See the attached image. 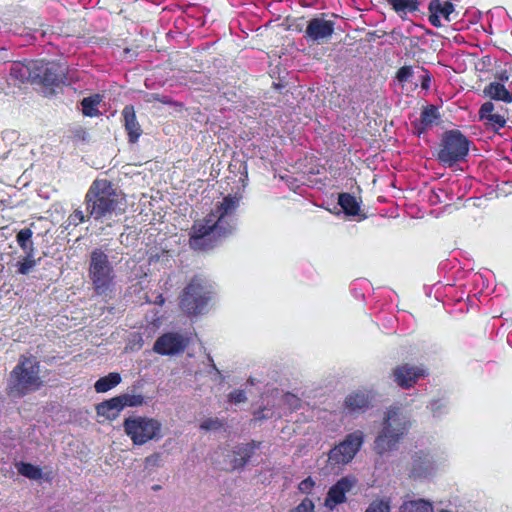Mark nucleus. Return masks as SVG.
I'll list each match as a JSON object with an SVG mask.
<instances>
[{"label": "nucleus", "mask_w": 512, "mask_h": 512, "mask_svg": "<svg viewBox=\"0 0 512 512\" xmlns=\"http://www.w3.org/2000/svg\"><path fill=\"white\" fill-rule=\"evenodd\" d=\"M189 343L188 338L178 333H165L154 343L153 350L161 355L182 353Z\"/></svg>", "instance_id": "10"}, {"label": "nucleus", "mask_w": 512, "mask_h": 512, "mask_svg": "<svg viewBox=\"0 0 512 512\" xmlns=\"http://www.w3.org/2000/svg\"><path fill=\"white\" fill-rule=\"evenodd\" d=\"M469 151V141L458 130L445 132L438 153L440 162L452 166L465 158Z\"/></svg>", "instance_id": "6"}, {"label": "nucleus", "mask_w": 512, "mask_h": 512, "mask_svg": "<svg viewBox=\"0 0 512 512\" xmlns=\"http://www.w3.org/2000/svg\"><path fill=\"white\" fill-rule=\"evenodd\" d=\"M429 10L435 11L449 21L450 14L454 11V6L450 2L442 3L440 0H432L429 4Z\"/></svg>", "instance_id": "29"}, {"label": "nucleus", "mask_w": 512, "mask_h": 512, "mask_svg": "<svg viewBox=\"0 0 512 512\" xmlns=\"http://www.w3.org/2000/svg\"><path fill=\"white\" fill-rule=\"evenodd\" d=\"M9 76L10 80L15 82L14 84H21L26 81L36 82L39 74H37L35 61H30L28 63L16 61L10 65Z\"/></svg>", "instance_id": "13"}, {"label": "nucleus", "mask_w": 512, "mask_h": 512, "mask_svg": "<svg viewBox=\"0 0 512 512\" xmlns=\"http://www.w3.org/2000/svg\"><path fill=\"white\" fill-rule=\"evenodd\" d=\"M208 359H209V361L211 362V366H212V368H213L214 370H216V372H217L218 374H220V372L218 371V369H217L216 365H215V364H214V362H213V359H212L210 356L208 357Z\"/></svg>", "instance_id": "48"}, {"label": "nucleus", "mask_w": 512, "mask_h": 512, "mask_svg": "<svg viewBox=\"0 0 512 512\" xmlns=\"http://www.w3.org/2000/svg\"><path fill=\"white\" fill-rule=\"evenodd\" d=\"M16 468L19 474L31 480H40L43 476L41 468L30 463L19 462Z\"/></svg>", "instance_id": "27"}, {"label": "nucleus", "mask_w": 512, "mask_h": 512, "mask_svg": "<svg viewBox=\"0 0 512 512\" xmlns=\"http://www.w3.org/2000/svg\"><path fill=\"white\" fill-rule=\"evenodd\" d=\"M339 205L348 215H358L360 211L359 203L356 198L348 193H343L339 195L338 199Z\"/></svg>", "instance_id": "26"}, {"label": "nucleus", "mask_w": 512, "mask_h": 512, "mask_svg": "<svg viewBox=\"0 0 512 512\" xmlns=\"http://www.w3.org/2000/svg\"><path fill=\"white\" fill-rule=\"evenodd\" d=\"M72 217L78 219L80 222H83L85 218L83 212L80 210H76Z\"/></svg>", "instance_id": "46"}, {"label": "nucleus", "mask_w": 512, "mask_h": 512, "mask_svg": "<svg viewBox=\"0 0 512 512\" xmlns=\"http://www.w3.org/2000/svg\"><path fill=\"white\" fill-rule=\"evenodd\" d=\"M89 278L96 295L110 297L114 288V270L108 255L101 249H94L90 254Z\"/></svg>", "instance_id": "4"}, {"label": "nucleus", "mask_w": 512, "mask_h": 512, "mask_svg": "<svg viewBox=\"0 0 512 512\" xmlns=\"http://www.w3.org/2000/svg\"><path fill=\"white\" fill-rule=\"evenodd\" d=\"M121 382L119 373H109L107 376L96 381L94 388L98 393H104L117 386Z\"/></svg>", "instance_id": "22"}, {"label": "nucleus", "mask_w": 512, "mask_h": 512, "mask_svg": "<svg viewBox=\"0 0 512 512\" xmlns=\"http://www.w3.org/2000/svg\"><path fill=\"white\" fill-rule=\"evenodd\" d=\"M206 293L202 279L194 278L184 290L180 301L181 309L189 315L201 313L208 300Z\"/></svg>", "instance_id": "8"}, {"label": "nucleus", "mask_w": 512, "mask_h": 512, "mask_svg": "<svg viewBox=\"0 0 512 512\" xmlns=\"http://www.w3.org/2000/svg\"><path fill=\"white\" fill-rule=\"evenodd\" d=\"M498 110H496V106L494 103L488 101V102H485L481 107H480V110H479V116H480V119L483 120L487 117H489L490 115H493L497 112Z\"/></svg>", "instance_id": "37"}, {"label": "nucleus", "mask_w": 512, "mask_h": 512, "mask_svg": "<svg viewBox=\"0 0 512 512\" xmlns=\"http://www.w3.org/2000/svg\"><path fill=\"white\" fill-rule=\"evenodd\" d=\"M120 403L121 402L119 401L118 396L106 400L97 405V414L99 416L105 417L108 420H114L118 417L120 411L123 409Z\"/></svg>", "instance_id": "20"}, {"label": "nucleus", "mask_w": 512, "mask_h": 512, "mask_svg": "<svg viewBox=\"0 0 512 512\" xmlns=\"http://www.w3.org/2000/svg\"><path fill=\"white\" fill-rule=\"evenodd\" d=\"M266 409H263V410H260L256 413V419L258 420H262V419H266V418H270L272 417V414H268V413H265Z\"/></svg>", "instance_id": "45"}, {"label": "nucleus", "mask_w": 512, "mask_h": 512, "mask_svg": "<svg viewBox=\"0 0 512 512\" xmlns=\"http://www.w3.org/2000/svg\"><path fill=\"white\" fill-rule=\"evenodd\" d=\"M400 512H433L432 504L424 499L405 501Z\"/></svg>", "instance_id": "24"}, {"label": "nucleus", "mask_w": 512, "mask_h": 512, "mask_svg": "<svg viewBox=\"0 0 512 512\" xmlns=\"http://www.w3.org/2000/svg\"><path fill=\"white\" fill-rule=\"evenodd\" d=\"M162 465V458L160 453H153L147 456L144 460V468L149 472Z\"/></svg>", "instance_id": "35"}, {"label": "nucleus", "mask_w": 512, "mask_h": 512, "mask_svg": "<svg viewBox=\"0 0 512 512\" xmlns=\"http://www.w3.org/2000/svg\"><path fill=\"white\" fill-rule=\"evenodd\" d=\"M390 510V499L381 498L372 501L365 512H390Z\"/></svg>", "instance_id": "33"}, {"label": "nucleus", "mask_w": 512, "mask_h": 512, "mask_svg": "<svg viewBox=\"0 0 512 512\" xmlns=\"http://www.w3.org/2000/svg\"><path fill=\"white\" fill-rule=\"evenodd\" d=\"M398 433L381 427L374 440L373 449L378 455H384L397 449L399 442L403 439Z\"/></svg>", "instance_id": "14"}, {"label": "nucleus", "mask_w": 512, "mask_h": 512, "mask_svg": "<svg viewBox=\"0 0 512 512\" xmlns=\"http://www.w3.org/2000/svg\"><path fill=\"white\" fill-rule=\"evenodd\" d=\"M160 487L158 485L154 486L153 489L154 490H158Z\"/></svg>", "instance_id": "50"}, {"label": "nucleus", "mask_w": 512, "mask_h": 512, "mask_svg": "<svg viewBox=\"0 0 512 512\" xmlns=\"http://www.w3.org/2000/svg\"><path fill=\"white\" fill-rule=\"evenodd\" d=\"M229 400L233 403H242L246 401V396L244 391L235 390L229 394Z\"/></svg>", "instance_id": "40"}, {"label": "nucleus", "mask_w": 512, "mask_h": 512, "mask_svg": "<svg viewBox=\"0 0 512 512\" xmlns=\"http://www.w3.org/2000/svg\"><path fill=\"white\" fill-rule=\"evenodd\" d=\"M35 266L34 256L26 254L24 261L18 263V272L20 274H27Z\"/></svg>", "instance_id": "36"}, {"label": "nucleus", "mask_w": 512, "mask_h": 512, "mask_svg": "<svg viewBox=\"0 0 512 512\" xmlns=\"http://www.w3.org/2000/svg\"><path fill=\"white\" fill-rule=\"evenodd\" d=\"M123 117L125 122V129L129 136V141L134 143L138 140L141 134V128L136 120L135 111L133 106H126L123 109Z\"/></svg>", "instance_id": "19"}, {"label": "nucleus", "mask_w": 512, "mask_h": 512, "mask_svg": "<svg viewBox=\"0 0 512 512\" xmlns=\"http://www.w3.org/2000/svg\"><path fill=\"white\" fill-rule=\"evenodd\" d=\"M363 441L364 434L360 430L348 434L339 445L330 450L329 462L333 465L350 462L359 451Z\"/></svg>", "instance_id": "7"}, {"label": "nucleus", "mask_w": 512, "mask_h": 512, "mask_svg": "<svg viewBox=\"0 0 512 512\" xmlns=\"http://www.w3.org/2000/svg\"><path fill=\"white\" fill-rule=\"evenodd\" d=\"M40 365L34 357H21L10 373L7 394L11 398H21L40 389L43 381L39 375Z\"/></svg>", "instance_id": "3"}, {"label": "nucleus", "mask_w": 512, "mask_h": 512, "mask_svg": "<svg viewBox=\"0 0 512 512\" xmlns=\"http://www.w3.org/2000/svg\"><path fill=\"white\" fill-rule=\"evenodd\" d=\"M86 210L95 220H112L124 213V197L108 180H95L86 194Z\"/></svg>", "instance_id": "2"}, {"label": "nucleus", "mask_w": 512, "mask_h": 512, "mask_svg": "<svg viewBox=\"0 0 512 512\" xmlns=\"http://www.w3.org/2000/svg\"><path fill=\"white\" fill-rule=\"evenodd\" d=\"M501 111H503L502 108H501ZM506 113H507V111H505V112L497 111L495 114L490 115L489 117L485 118L484 120L487 121L488 125L497 126V128H502L505 126L506 121L508 119V116L506 115Z\"/></svg>", "instance_id": "34"}, {"label": "nucleus", "mask_w": 512, "mask_h": 512, "mask_svg": "<svg viewBox=\"0 0 512 512\" xmlns=\"http://www.w3.org/2000/svg\"><path fill=\"white\" fill-rule=\"evenodd\" d=\"M314 486V481L309 477L299 484V490L303 493H309Z\"/></svg>", "instance_id": "41"}, {"label": "nucleus", "mask_w": 512, "mask_h": 512, "mask_svg": "<svg viewBox=\"0 0 512 512\" xmlns=\"http://www.w3.org/2000/svg\"><path fill=\"white\" fill-rule=\"evenodd\" d=\"M412 76V69L409 66H404L400 68L397 72V79L400 82H406L410 79Z\"/></svg>", "instance_id": "39"}, {"label": "nucleus", "mask_w": 512, "mask_h": 512, "mask_svg": "<svg viewBox=\"0 0 512 512\" xmlns=\"http://www.w3.org/2000/svg\"><path fill=\"white\" fill-rule=\"evenodd\" d=\"M484 93L494 100H501L504 102H511L512 96L503 84L492 82L484 89Z\"/></svg>", "instance_id": "21"}, {"label": "nucleus", "mask_w": 512, "mask_h": 512, "mask_svg": "<svg viewBox=\"0 0 512 512\" xmlns=\"http://www.w3.org/2000/svg\"><path fill=\"white\" fill-rule=\"evenodd\" d=\"M256 448L257 446L254 443L237 445L232 451V469H242L247 464L251 456L254 454Z\"/></svg>", "instance_id": "18"}, {"label": "nucleus", "mask_w": 512, "mask_h": 512, "mask_svg": "<svg viewBox=\"0 0 512 512\" xmlns=\"http://www.w3.org/2000/svg\"><path fill=\"white\" fill-rule=\"evenodd\" d=\"M123 427L134 445H144L151 440H159L162 437V424L154 418L128 417L125 419Z\"/></svg>", "instance_id": "5"}, {"label": "nucleus", "mask_w": 512, "mask_h": 512, "mask_svg": "<svg viewBox=\"0 0 512 512\" xmlns=\"http://www.w3.org/2000/svg\"><path fill=\"white\" fill-rule=\"evenodd\" d=\"M221 427H222V422L218 418H208V419L204 420L200 425V428L202 430H206V431L218 430Z\"/></svg>", "instance_id": "38"}, {"label": "nucleus", "mask_w": 512, "mask_h": 512, "mask_svg": "<svg viewBox=\"0 0 512 512\" xmlns=\"http://www.w3.org/2000/svg\"><path fill=\"white\" fill-rule=\"evenodd\" d=\"M429 82H430V77L428 75H426L423 79V82H422V87L424 89H428L429 88Z\"/></svg>", "instance_id": "47"}, {"label": "nucleus", "mask_w": 512, "mask_h": 512, "mask_svg": "<svg viewBox=\"0 0 512 512\" xmlns=\"http://www.w3.org/2000/svg\"><path fill=\"white\" fill-rule=\"evenodd\" d=\"M382 428L404 437L410 428L409 417L402 408L390 406L384 412Z\"/></svg>", "instance_id": "11"}, {"label": "nucleus", "mask_w": 512, "mask_h": 512, "mask_svg": "<svg viewBox=\"0 0 512 512\" xmlns=\"http://www.w3.org/2000/svg\"><path fill=\"white\" fill-rule=\"evenodd\" d=\"M100 103V97L95 95L82 100V110L86 116H94L97 114L96 106Z\"/></svg>", "instance_id": "32"}, {"label": "nucleus", "mask_w": 512, "mask_h": 512, "mask_svg": "<svg viewBox=\"0 0 512 512\" xmlns=\"http://www.w3.org/2000/svg\"><path fill=\"white\" fill-rule=\"evenodd\" d=\"M121 407H137L144 403V398L140 394H121L118 396Z\"/></svg>", "instance_id": "31"}, {"label": "nucleus", "mask_w": 512, "mask_h": 512, "mask_svg": "<svg viewBox=\"0 0 512 512\" xmlns=\"http://www.w3.org/2000/svg\"><path fill=\"white\" fill-rule=\"evenodd\" d=\"M35 67L37 68V74H39L36 82L46 86H58L65 83L66 68L63 65L54 62L35 61Z\"/></svg>", "instance_id": "9"}, {"label": "nucleus", "mask_w": 512, "mask_h": 512, "mask_svg": "<svg viewBox=\"0 0 512 512\" xmlns=\"http://www.w3.org/2000/svg\"><path fill=\"white\" fill-rule=\"evenodd\" d=\"M333 32L334 22L323 17L309 20L305 30L306 37L318 44L326 42Z\"/></svg>", "instance_id": "12"}, {"label": "nucleus", "mask_w": 512, "mask_h": 512, "mask_svg": "<svg viewBox=\"0 0 512 512\" xmlns=\"http://www.w3.org/2000/svg\"><path fill=\"white\" fill-rule=\"evenodd\" d=\"M439 114L435 106L426 107L421 113V128L420 132L431 127L438 119Z\"/></svg>", "instance_id": "28"}, {"label": "nucleus", "mask_w": 512, "mask_h": 512, "mask_svg": "<svg viewBox=\"0 0 512 512\" xmlns=\"http://www.w3.org/2000/svg\"><path fill=\"white\" fill-rule=\"evenodd\" d=\"M238 205L239 198L237 196L224 197L223 201L217 204L204 220L193 225L190 246L196 250L210 249L219 239L229 235L234 228L230 219Z\"/></svg>", "instance_id": "1"}, {"label": "nucleus", "mask_w": 512, "mask_h": 512, "mask_svg": "<svg viewBox=\"0 0 512 512\" xmlns=\"http://www.w3.org/2000/svg\"><path fill=\"white\" fill-rule=\"evenodd\" d=\"M373 399V395L367 391H357L349 394L345 399V406L350 412H364Z\"/></svg>", "instance_id": "17"}, {"label": "nucleus", "mask_w": 512, "mask_h": 512, "mask_svg": "<svg viewBox=\"0 0 512 512\" xmlns=\"http://www.w3.org/2000/svg\"><path fill=\"white\" fill-rule=\"evenodd\" d=\"M389 4L399 13L416 11L418 3L416 0H387Z\"/></svg>", "instance_id": "30"}, {"label": "nucleus", "mask_w": 512, "mask_h": 512, "mask_svg": "<svg viewBox=\"0 0 512 512\" xmlns=\"http://www.w3.org/2000/svg\"><path fill=\"white\" fill-rule=\"evenodd\" d=\"M354 484L355 481L353 479H340L329 489L325 499V506L329 509H333L337 504L343 503L346 500V493L352 489Z\"/></svg>", "instance_id": "15"}, {"label": "nucleus", "mask_w": 512, "mask_h": 512, "mask_svg": "<svg viewBox=\"0 0 512 512\" xmlns=\"http://www.w3.org/2000/svg\"><path fill=\"white\" fill-rule=\"evenodd\" d=\"M314 505L311 500L305 499L302 503L297 507L298 512H312Z\"/></svg>", "instance_id": "42"}, {"label": "nucleus", "mask_w": 512, "mask_h": 512, "mask_svg": "<svg viewBox=\"0 0 512 512\" xmlns=\"http://www.w3.org/2000/svg\"><path fill=\"white\" fill-rule=\"evenodd\" d=\"M430 12H431V15L429 17V20H430L431 24L435 27H441L442 23L440 21V15H438V13H435V11H430Z\"/></svg>", "instance_id": "43"}, {"label": "nucleus", "mask_w": 512, "mask_h": 512, "mask_svg": "<svg viewBox=\"0 0 512 512\" xmlns=\"http://www.w3.org/2000/svg\"><path fill=\"white\" fill-rule=\"evenodd\" d=\"M424 374L423 369L408 364L399 366L393 371L394 381L402 388L411 387Z\"/></svg>", "instance_id": "16"}, {"label": "nucleus", "mask_w": 512, "mask_h": 512, "mask_svg": "<svg viewBox=\"0 0 512 512\" xmlns=\"http://www.w3.org/2000/svg\"><path fill=\"white\" fill-rule=\"evenodd\" d=\"M430 468V460L426 455L416 454L413 457L411 466V476L414 478L424 476Z\"/></svg>", "instance_id": "23"}, {"label": "nucleus", "mask_w": 512, "mask_h": 512, "mask_svg": "<svg viewBox=\"0 0 512 512\" xmlns=\"http://www.w3.org/2000/svg\"><path fill=\"white\" fill-rule=\"evenodd\" d=\"M32 235V230L30 228H25L20 230L16 236V240L20 248L25 254H30V256H34V246L31 239Z\"/></svg>", "instance_id": "25"}, {"label": "nucleus", "mask_w": 512, "mask_h": 512, "mask_svg": "<svg viewBox=\"0 0 512 512\" xmlns=\"http://www.w3.org/2000/svg\"><path fill=\"white\" fill-rule=\"evenodd\" d=\"M285 400H286L289 404H291V405H293V406H297L298 401H299V399H298L297 397H295L294 395H291V394H287V395L285 396Z\"/></svg>", "instance_id": "44"}, {"label": "nucleus", "mask_w": 512, "mask_h": 512, "mask_svg": "<svg viewBox=\"0 0 512 512\" xmlns=\"http://www.w3.org/2000/svg\"><path fill=\"white\" fill-rule=\"evenodd\" d=\"M248 382H250L251 384H254V379L253 378H249Z\"/></svg>", "instance_id": "49"}]
</instances>
